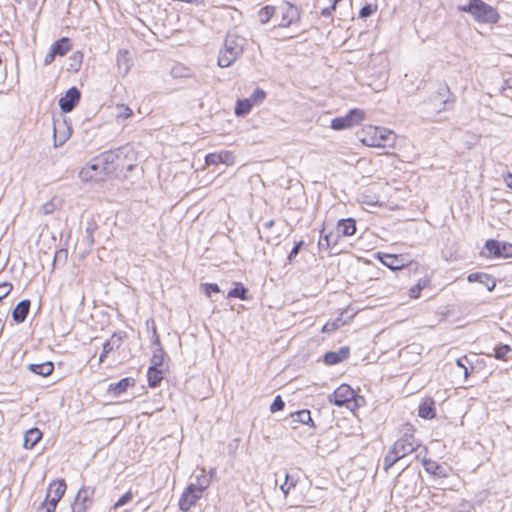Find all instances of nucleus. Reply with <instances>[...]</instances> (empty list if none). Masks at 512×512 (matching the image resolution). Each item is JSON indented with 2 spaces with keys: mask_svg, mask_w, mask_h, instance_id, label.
Masks as SVG:
<instances>
[{
  "mask_svg": "<svg viewBox=\"0 0 512 512\" xmlns=\"http://www.w3.org/2000/svg\"><path fill=\"white\" fill-rule=\"evenodd\" d=\"M246 43V38L235 31H229L224 41V47L218 55V65L221 68L230 67L243 54Z\"/></svg>",
  "mask_w": 512,
  "mask_h": 512,
  "instance_id": "nucleus-1",
  "label": "nucleus"
},
{
  "mask_svg": "<svg viewBox=\"0 0 512 512\" xmlns=\"http://www.w3.org/2000/svg\"><path fill=\"white\" fill-rule=\"evenodd\" d=\"M364 134L362 142L370 147L391 146L395 141V134L384 127L369 126L364 130Z\"/></svg>",
  "mask_w": 512,
  "mask_h": 512,
  "instance_id": "nucleus-2",
  "label": "nucleus"
},
{
  "mask_svg": "<svg viewBox=\"0 0 512 512\" xmlns=\"http://www.w3.org/2000/svg\"><path fill=\"white\" fill-rule=\"evenodd\" d=\"M208 486L209 479L205 475L198 478V484L188 485L179 500V508L188 511L202 497Z\"/></svg>",
  "mask_w": 512,
  "mask_h": 512,
  "instance_id": "nucleus-3",
  "label": "nucleus"
},
{
  "mask_svg": "<svg viewBox=\"0 0 512 512\" xmlns=\"http://www.w3.org/2000/svg\"><path fill=\"white\" fill-rule=\"evenodd\" d=\"M379 260L384 266L392 271H401L405 275H409L412 271H416L418 268L417 262H408L403 255L383 254L382 256H379Z\"/></svg>",
  "mask_w": 512,
  "mask_h": 512,
  "instance_id": "nucleus-4",
  "label": "nucleus"
},
{
  "mask_svg": "<svg viewBox=\"0 0 512 512\" xmlns=\"http://www.w3.org/2000/svg\"><path fill=\"white\" fill-rule=\"evenodd\" d=\"M276 17H280L279 27H289L300 21V9L291 2L281 1L276 4Z\"/></svg>",
  "mask_w": 512,
  "mask_h": 512,
  "instance_id": "nucleus-5",
  "label": "nucleus"
},
{
  "mask_svg": "<svg viewBox=\"0 0 512 512\" xmlns=\"http://www.w3.org/2000/svg\"><path fill=\"white\" fill-rule=\"evenodd\" d=\"M486 253L482 252L488 258L506 259L512 257V243L499 240H487L485 242Z\"/></svg>",
  "mask_w": 512,
  "mask_h": 512,
  "instance_id": "nucleus-6",
  "label": "nucleus"
},
{
  "mask_svg": "<svg viewBox=\"0 0 512 512\" xmlns=\"http://www.w3.org/2000/svg\"><path fill=\"white\" fill-rule=\"evenodd\" d=\"M117 154V164L116 167L119 168L118 171L122 172L123 170L132 171L135 167L136 161V152L133 147L130 145H124L116 148Z\"/></svg>",
  "mask_w": 512,
  "mask_h": 512,
  "instance_id": "nucleus-7",
  "label": "nucleus"
},
{
  "mask_svg": "<svg viewBox=\"0 0 512 512\" xmlns=\"http://www.w3.org/2000/svg\"><path fill=\"white\" fill-rule=\"evenodd\" d=\"M105 176H109V174L104 170V166L97 162V157L92 159V161L79 172V177L85 182L100 181L103 180Z\"/></svg>",
  "mask_w": 512,
  "mask_h": 512,
  "instance_id": "nucleus-8",
  "label": "nucleus"
},
{
  "mask_svg": "<svg viewBox=\"0 0 512 512\" xmlns=\"http://www.w3.org/2000/svg\"><path fill=\"white\" fill-rule=\"evenodd\" d=\"M94 489L83 486L71 505L72 512H86L93 504Z\"/></svg>",
  "mask_w": 512,
  "mask_h": 512,
  "instance_id": "nucleus-9",
  "label": "nucleus"
},
{
  "mask_svg": "<svg viewBox=\"0 0 512 512\" xmlns=\"http://www.w3.org/2000/svg\"><path fill=\"white\" fill-rule=\"evenodd\" d=\"M355 391L348 384H341L337 389L328 397L330 403L342 407L347 406L349 401L353 400Z\"/></svg>",
  "mask_w": 512,
  "mask_h": 512,
  "instance_id": "nucleus-10",
  "label": "nucleus"
},
{
  "mask_svg": "<svg viewBox=\"0 0 512 512\" xmlns=\"http://www.w3.org/2000/svg\"><path fill=\"white\" fill-rule=\"evenodd\" d=\"M81 99L80 90L72 86L70 87L64 96L59 99V107L63 113H69L79 104Z\"/></svg>",
  "mask_w": 512,
  "mask_h": 512,
  "instance_id": "nucleus-11",
  "label": "nucleus"
},
{
  "mask_svg": "<svg viewBox=\"0 0 512 512\" xmlns=\"http://www.w3.org/2000/svg\"><path fill=\"white\" fill-rule=\"evenodd\" d=\"M418 444L412 434H405L404 437L398 439L394 445L392 446V450L400 456V458H404L406 455L412 453L416 450Z\"/></svg>",
  "mask_w": 512,
  "mask_h": 512,
  "instance_id": "nucleus-12",
  "label": "nucleus"
},
{
  "mask_svg": "<svg viewBox=\"0 0 512 512\" xmlns=\"http://www.w3.org/2000/svg\"><path fill=\"white\" fill-rule=\"evenodd\" d=\"M97 162L101 163L104 166V170L109 175L117 174L119 168L116 167L117 164V154L115 150H109L101 153L97 156Z\"/></svg>",
  "mask_w": 512,
  "mask_h": 512,
  "instance_id": "nucleus-13",
  "label": "nucleus"
},
{
  "mask_svg": "<svg viewBox=\"0 0 512 512\" xmlns=\"http://www.w3.org/2000/svg\"><path fill=\"white\" fill-rule=\"evenodd\" d=\"M207 165H217L220 163L226 165H233L235 163V156L230 151H221L219 153H209L205 157Z\"/></svg>",
  "mask_w": 512,
  "mask_h": 512,
  "instance_id": "nucleus-14",
  "label": "nucleus"
},
{
  "mask_svg": "<svg viewBox=\"0 0 512 512\" xmlns=\"http://www.w3.org/2000/svg\"><path fill=\"white\" fill-rule=\"evenodd\" d=\"M449 87L447 85L440 86L438 90L431 95L430 101L435 106V109L439 112L446 109V105L449 102Z\"/></svg>",
  "mask_w": 512,
  "mask_h": 512,
  "instance_id": "nucleus-15",
  "label": "nucleus"
},
{
  "mask_svg": "<svg viewBox=\"0 0 512 512\" xmlns=\"http://www.w3.org/2000/svg\"><path fill=\"white\" fill-rule=\"evenodd\" d=\"M350 355V349L347 346L341 347L338 351H328L323 356L326 365H336L346 360Z\"/></svg>",
  "mask_w": 512,
  "mask_h": 512,
  "instance_id": "nucleus-16",
  "label": "nucleus"
},
{
  "mask_svg": "<svg viewBox=\"0 0 512 512\" xmlns=\"http://www.w3.org/2000/svg\"><path fill=\"white\" fill-rule=\"evenodd\" d=\"M136 384V380L133 377H125L116 383L109 384L107 392L114 397H118L125 393L129 387H133Z\"/></svg>",
  "mask_w": 512,
  "mask_h": 512,
  "instance_id": "nucleus-17",
  "label": "nucleus"
},
{
  "mask_svg": "<svg viewBox=\"0 0 512 512\" xmlns=\"http://www.w3.org/2000/svg\"><path fill=\"white\" fill-rule=\"evenodd\" d=\"M132 65L133 61L130 57V52L126 49H120L117 53L118 73L122 77H125L129 73Z\"/></svg>",
  "mask_w": 512,
  "mask_h": 512,
  "instance_id": "nucleus-18",
  "label": "nucleus"
},
{
  "mask_svg": "<svg viewBox=\"0 0 512 512\" xmlns=\"http://www.w3.org/2000/svg\"><path fill=\"white\" fill-rule=\"evenodd\" d=\"M340 239V234L338 232H328L326 233V229L323 228L320 232V239L318 242V246L320 250H328L333 248L338 244Z\"/></svg>",
  "mask_w": 512,
  "mask_h": 512,
  "instance_id": "nucleus-19",
  "label": "nucleus"
},
{
  "mask_svg": "<svg viewBox=\"0 0 512 512\" xmlns=\"http://www.w3.org/2000/svg\"><path fill=\"white\" fill-rule=\"evenodd\" d=\"M122 339L123 337L121 335V332L113 333L111 338L103 344V349L99 356V362H103L111 351L119 349L121 346Z\"/></svg>",
  "mask_w": 512,
  "mask_h": 512,
  "instance_id": "nucleus-20",
  "label": "nucleus"
},
{
  "mask_svg": "<svg viewBox=\"0 0 512 512\" xmlns=\"http://www.w3.org/2000/svg\"><path fill=\"white\" fill-rule=\"evenodd\" d=\"M31 301L29 299H23L15 306L12 311V319L20 324L23 323L30 311Z\"/></svg>",
  "mask_w": 512,
  "mask_h": 512,
  "instance_id": "nucleus-21",
  "label": "nucleus"
},
{
  "mask_svg": "<svg viewBox=\"0 0 512 512\" xmlns=\"http://www.w3.org/2000/svg\"><path fill=\"white\" fill-rule=\"evenodd\" d=\"M435 401L431 397H426L419 405L418 415L426 420L433 419L436 416Z\"/></svg>",
  "mask_w": 512,
  "mask_h": 512,
  "instance_id": "nucleus-22",
  "label": "nucleus"
},
{
  "mask_svg": "<svg viewBox=\"0 0 512 512\" xmlns=\"http://www.w3.org/2000/svg\"><path fill=\"white\" fill-rule=\"evenodd\" d=\"M65 126L64 123H60L57 120L53 122V136H54V145L61 146L66 142V140L70 136V128H65L62 132H60V127Z\"/></svg>",
  "mask_w": 512,
  "mask_h": 512,
  "instance_id": "nucleus-23",
  "label": "nucleus"
},
{
  "mask_svg": "<svg viewBox=\"0 0 512 512\" xmlns=\"http://www.w3.org/2000/svg\"><path fill=\"white\" fill-rule=\"evenodd\" d=\"M337 232L342 236H352L356 233V221L353 218L338 221Z\"/></svg>",
  "mask_w": 512,
  "mask_h": 512,
  "instance_id": "nucleus-24",
  "label": "nucleus"
},
{
  "mask_svg": "<svg viewBox=\"0 0 512 512\" xmlns=\"http://www.w3.org/2000/svg\"><path fill=\"white\" fill-rule=\"evenodd\" d=\"M28 370L34 374L46 377L52 374L54 371V364L51 361H46L38 364H29Z\"/></svg>",
  "mask_w": 512,
  "mask_h": 512,
  "instance_id": "nucleus-25",
  "label": "nucleus"
},
{
  "mask_svg": "<svg viewBox=\"0 0 512 512\" xmlns=\"http://www.w3.org/2000/svg\"><path fill=\"white\" fill-rule=\"evenodd\" d=\"M42 438V432L38 428L29 429L24 435V447L32 449Z\"/></svg>",
  "mask_w": 512,
  "mask_h": 512,
  "instance_id": "nucleus-26",
  "label": "nucleus"
},
{
  "mask_svg": "<svg viewBox=\"0 0 512 512\" xmlns=\"http://www.w3.org/2000/svg\"><path fill=\"white\" fill-rule=\"evenodd\" d=\"M148 385L151 388H156L163 380V370L158 367H149L147 371Z\"/></svg>",
  "mask_w": 512,
  "mask_h": 512,
  "instance_id": "nucleus-27",
  "label": "nucleus"
},
{
  "mask_svg": "<svg viewBox=\"0 0 512 512\" xmlns=\"http://www.w3.org/2000/svg\"><path fill=\"white\" fill-rule=\"evenodd\" d=\"M422 464H423L426 472L433 474L435 476H439V477L446 476L444 467L442 465H440L439 463H437L436 461L424 458L422 460Z\"/></svg>",
  "mask_w": 512,
  "mask_h": 512,
  "instance_id": "nucleus-28",
  "label": "nucleus"
},
{
  "mask_svg": "<svg viewBox=\"0 0 512 512\" xmlns=\"http://www.w3.org/2000/svg\"><path fill=\"white\" fill-rule=\"evenodd\" d=\"M292 423H301L305 425H309L311 427L314 426V421L311 417V413L309 410L303 409L292 413L290 415Z\"/></svg>",
  "mask_w": 512,
  "mask_h": 512,
  "instance_id": "nucleus-29",
  "label": "nucleus"
},
{
  "mask_svg": "<svg viewBox=\"0 0 512 512\" xmlns=\"http://www.w3.org/2000/svg\"><path fill=\"white\" fill-rule=\"evenodd\" d=\"M66 491V483L62 480L53 481L50 483L47 489V493L50 494V496H53L54 499L56 497L61 500V498L64 496Z\"/></svg>",
  "mask_w": 512,
  "mask_h": 512,
  "instance_id": "nucleus-30",
  "label": "nucleus"
},
{
  "mask_svg": "<svg viewBox=\"0 0 512 512\" xmlns=\"http://www.w3.org/2000/svg\"><path fill=\"white\" fill-rule=\"evenodd\" d=\"M51 49L57 56H64L71 49L70 39L62 37L52 44Z\"/></svg>",
  "mask_w": 512,
  "mask_h": 512,
  "instance_id": "nucleus-31",
  "label": "nucleus"
},
{
  "mask_svg": "<svg viewBox=\"0 0 512 512\" xmlns=\"http://www.w3.org/2000/svg\"><path fill=\"white\" fill-rule=\"evenodd\" d=\"M500 16L495 8L482 2V23H497Z\"/></svg>",
  "mask_w": 512,
  "mask_h": 512,
  "instance_id": "nucleus-32",
  "label": "nucleus"
},
{
  "mask_svg": "<svg viewBox=\"0 0 512 512\" xmlns=\"http://www.w3.org/2000/svg\"><path fill=\"white\" fill-rule=\"evenodd\" d=\"M252 107H253V104L251 103L249 98L239 99L236 102V105L234 108V113L237 116H245L251 111Z\"/></svg>",
  "mask_w": 512,
  "mask_h": 512,
  "instance_id": "nucleus-33",
  "label": "nucleus"
},
{
  "mask_svg": "<svg viewBox=\"0 0 512 512\" xmlns=\"http://www.w3.org/2000/svg\"><path fill=\"white\" fill-rule=\"evenodd\" d=\"M248 289L244 287V285L240 282H236L234 287L229 290L227 297L228 298H238L241 300L247 299Z\"/></svg>",
  "mask_w": 512,
  "mask_h": 512,
  "instance_id": "nucleus-34",
  "label": "nucleus"
},
{
  "mask_svg": "<svg viewBox=\"0 0 512 512\" xmlns=\"http://www.w3.org/2000/svg\"><path fill=\"white\" fill-rule=\"evenodd\" d=\"M459 9L471 13L474 19L480 22V0H469L467 5L460 6Z\"/></svg>",
  "mask_w": 512,
  "mask_h": 512,
  "instance_id": "nucleus-35",
  "label": "nucleus"
},
{
  "mask_svg": "<svg viewBox=\"0 0 512 512\" xmlns=\"http://www.w3.org/2000/svg\"><path fill=\"white\" fill-rule=\"evenodd\" d=\"M259 20L262 24H266L269 20L276 16V5H266L258 12Z\"/></svg>",
  "mask_w": 512,
  "mask_h": 512,
  "instance_id": "nucleus-36",
  "label": "nucleus"
},
{
  "mask_svg": "<svg viewBox=\"0 0 512 512\" xmlns=\"http://www.w3.org/2000/svg\"><path fill=\"white\" fill-rule=\"evenodd\" d=\"M331 128L336 131L351 128V122L349 121L347 115L336 117L331 121Z\"/></svg>",
  "mask_w": 512,
  "mask_h": 512,
  "instance_id": "nucleus-37",
  "label": "nucleus"
},
{
  "mask_svg": "<svg viewBox=\"0 0 512 512\" xmlns=\"http://www.w3.org/2000/svg\"><path fill=\"white\" fill-rule=\"evenodd\" d=\"M511 351L508 345H500L493 348V353L486 352L485 355L488 357H494L499 360H504L507 357V354Z\"/></svg>",
  "mask_w": 512,
  "mask_h": 512,
  "instance_id": "nucleus-38",
  "label": "nucleus"
},
{
  "mask_svg": "<svg viewBox=\"0 0 512 512\" xmlns=\"http://www.w3.org/2000/svg\"><path fill=\"white\" fill-rule=\"evenodd\" d=\"M429 285V279L420 278L416 285L412 286L409 290L410 298L416 299L420 296V292L423 288Z\"/></svg>",
  "mask_w": 512,
  "mask_h": 512,
  "instance_id": "nucleus-39",
  "label": "nucleus"
},
{
  "mask_svg": "<svg viewBox=\"0 0 512 512\" xmlns=\"http://www.w3.org/2000/svg\"><path fill=\"white\" fill-rule=\"evenodd\" d=\"M346 115L349 121L351 122V127L359 124L365 117L364 111L358 108L349 110V112Z\"/></svg>",
  "mask_w": 512,
  "mask_h": 512,
  "instance_id": "nucleus-40",
  "label": "nucleus"
},
{
  "mask_svg": "<svg viewBox=\"0 0 512 512\" xmlns=\"http://www.w3.org/2000/svg\"><path fill=\"white\" fill-rule=\"evenodd\" d=\"M150 361H151L150 367L160 368L163 365L164 351H163L162 347H158L154 350Z\"/></svg>",
  "mask_w": 512,
  "mask_h": 512,
  "instance_id": "nucleus-41",
  "label": "nucleus"
},
{
  "mask_svg": "<svg viewBox=\"0 0 512 512\" xmlns=\"http://www.w3.org/2000/svg\"><path fill=\"white\" fill-rule=\"evenodd\" d=\"M399 460H401L400 456L397 455L392 449H390V451L387 453L383 460L384 469L388 470Z\"/></svg>",
  "mask_w": 512,
  "mask_h": 512,
  "instance_id": "nucleus-42",
  "label": "nucleus"
},
{
  "mask_svg": "<svg viewBox=\"0 0 512 512\" xmlns=\"http://www.w3.org/2000/svg\"><path fill=\"white\" fill-rule=\"evenodd\" d=\"M116 111H117V113H116L117 120L127 119V118L131 117L133 114L132 109L124 104L118 105L116 107Z\"/></svg>",
  "mask_w": 512,
  "mask_h": 512,
  "instance_id": "nucleus-43",
  "label": "nucleus"
},
{
  "mask_svg": "<svg viewBox=\"0 0 512 512\" xmlns=\"http://www.w3.org/2000/svg\"><path fill=\"white\" fill-rule=\"evenodd\" d=\"M82 59L83 54L80 51L74 52L70 57V60L72 61L70 64V69L73 71H78L81 67Z\"/></svg>",
  "mask_w": 512,
  "mask_h": 512,
  "instance_id": "nucleus-44",
  "label": "nucleus"
},
{
  "mask_svg": "<svg viewBox=\"0 0 512 512\" xmlns=\"http://www.w3.org/2000/svg\"><path fill=\"white\" fill-rule=\"evenodd\" d=\"M96 229H97L96 223H93V222L88 223V225L85 229L86 235L84 237V240L88 246H92L94 244L93 233L95 232Z\"/></svg>",
  "mask_w": 512,
  "mask_h": 512,
  "instance_id": "nucleus-45",
  "label": "nucleus"
},
{
  "mask_svg": "<svg viewBox=\"0 0 512 512\" xmlns=\"http://www.w3.org/2000/svg\"><path fill=\"white\" fill-rule=\"evenodd\" d=\"M266 98V92L260 88H256L254 92L249 97V100L253 104H259Z\"/></svg>",
  "mask_w": 512,
  "mask_h": 512,
  "instance_id": "nucleus-46",
  "label": "nucleus"
},
{
  "mask_svg": "<svg viewBox=\"0 0 512 512\" xmlns=\"http://www.w3.org/2000/svg\"><path fill=\"white\" fill-rule=\"evenodd\" d=\"M365 399L363 396H360L355 393V396L353 397V400L349 401L347 404V408L351 411H354L355 409L359 408L360 406L364 405Z\"/></svg>",
  "mask_w": 512,
  "mask_h": 512,
  "instance_id": "nucleus-47",
  "label": "nucleus"
},
{
  "mask_svg": "<svg viewBox=\"0 0 512 512\" xmlns=\"http://www.w3.org/2000/svg\"><path fill=\"white\" fill-rule=\"evenodd\" d=\"M133 498V493L131 491H127L123 494L118 501L114 504L113 509L117 510L119 507L124 506L128 502H130Z\"/></svg>",
  "mask_w": 512,
  "mask_h": 512,
  "instance_id": "nucleus-48",
  "label": "nucleus"
},
{
  "mask_svg": "<svg viewBox=\"0 0 512 512\" xmlns=\"http://www.w3.org/2000/svg\"><path fill=\"white\" fill-rule=\"evenodd\" d=\"M284 407H285V402L283 401V399L280 395H277L274 398V400L270 406V410L272 413H275V412L283 410Z\"/></svg>",
  "mask_w": 512,
  "mask_h": 512,
  "instance_id": "nucleus-49",
  "label": "nucleus"
},
{
  "mask_svg": "<svg viewBox=\"0 0 512 512\" xmlns=\"http://www.w3.org/2000/svg\"><path fill=\"white\" fill-rule=\"evenodd\" d=\"M376 11V6L372 4L364 5L359 11V17L365 19L370 17Z\"/></svg>",
  "mask_w": 512,
  "mask_h": 512,
  "instance_id": "nucleus-50",
  "label": "nucleus"
},
{
  "mask_svg": "<svg viewBox=\"0 0 512 512\" xmlns=\"http://www.w3.org/2000/svg\"><path fill=\"white\" fill-rule=\"evenodd\" d=\"M303 246H304V241H302V240L295 243L294 247L292 248V250L290 251V253L288 255V260L290 262H292L296 258V256L298 255V253L300 252V250Z\"/></svg>",
  "mask_w": 512,
  "mask_h": 512,
  "instance_id": "nucleus-51",
  "label": "nucleus"
},
{
  "mask_svg": "<svg viewBox=\"0 0 512 512\" xmlns=\"http://www.w3.org/2000/svg\"><path fill=\"white\" fill-rule=\"evenodd\" d=\"M203 286H204V292L208 297H210L212 295V293L220 292V288H219L218 284H216V283H206Z\"/></svg>",
  "mask_w": 512,
  "mask_h": 512,
  "instance_id": "nucleus-52",
  "label": "nucleus"
},
{
  "mask_svg": "<svg viewBox=\"0 0 512 512\" xmlns=\"http://www.w3.org/2000/svg\"><path fill=\"white\" fill-rule=\"evenodd\" d=\"M150 322L153 324V334H152V338H153V339H152V343H153L154 345H156V346H157V348H158V347H162V346H161V342H160V337H159V335H158V333H157V329H156L155 321H154L153 319H149V320H147V322H146L147 326H149V323H150Z\"/></svg>",
  "mask_w": 512,
  "mask_h": 512,
  "instance_id": "nucleus-53",
  "label": "nucleus"
},
{
  "mask_svg": "<svg viewBox=\"0 0 512 512\" xmlns=\"http://www.w3.org/2000/svg\"><path fill=\"white\" fill-rule=\"evenodd\" d=\"M289 479H290L289 474L286 473L285 474V481L280 486V489L282 490V492L284 493L285 496L288 494L289 490L292 487H295V485H296L295 481H290V483L288 484Z\"/></svg>",
  "mask_w": 512,
  "mask_h": 512,
  "instance_id": "nucleus-54",
  "label": "nucleus"
},
{
  "mask_svg": "<svg viewBox=\"0 0 512 512\" xmlns=\"http://www.w3.org/2000/svg\"><path fill=\"white\" fill-rule=\"evenodd\" d=\"M482 284L485 285L489 291H492L496 285V281L489 275L482 273Z\"/></svg>",
  "mask_w": 512,
  "mask_h": 512,
  "instance_id": "nucleus-55",
  "label": "nucleus"
},
{
  "mask_svg": "<svg viewBox=\"0 0 512 512\" xmlns=\"http://www.w3.org/2000/svg\"><path fill=\"white\" fill-rule=\"evenodd\" d=\"M13 289V286L11 283L3 282L0 284V300L5 298Z\"/></svg>",
  "mask_w": 512,
  "mask_h": 512,
  "instance_id": "nucleus-56",
  "label": "nucleus"
},
{
  "mask_svg": "<svg viewBox=\"0 0 512 512\" xmlns=\"http://www.w3.org/2000/svg\"><path fill=\"white\" fill-rule=\"evenodd\" d=\"M55 509L56 508L53 506V504H49L44 500L38 507L37 512H54Z\"/></svg>",
  "mask_w": 512,
  "mask_h": 512,
  "instance_id": "nucleus-57",
  "label": "nucleus"
},
{
  "mask_svg": "<svg viewBox=\"0 0 512 512\" xmlns=\"http://www.w3.org/2000/svg\"><path fill=\"white\" fill-rule=\"evenodd\" d=\"M336 10V6L331 2V5L329 7H325L321 10V16L325 18L332 17L333 12Z\"/></svg>",
  "mask_w": 512,
  "mask_h": 512,
  "instance_id": "nucleus-58",
  "label": "nucleus"
},
{
  "mask_svg": "<svg viewBox=\"0 0 512 512\" xmlns=\"http://www.w3.org/2000/svg\"><path fill=\"white\" fill-rule=\"evenodd\" d=\"M338 328V325L335 322H327L322 327L323 333H330L332 331H335Z\"/></svg>",
  "mask_w": 512,
  "mask_h": 512,
  "instance_id": "nucleus-59",
  "label": "nucleus"
},
{
  "mask_svg": "<svg viewBox=\"0 0 512 512\" xmlns=\"http://www.w3.org/2000/svg\"><path fill=\"white\" fill-rule=\"evenodd\" d=\"M56 56L57 55L53 53V50L50 49V51L46 54L44 58V65H50L54 61Z\"/></svg>",
  "mask_w": 512,
  "mask_h": 512,
  "instance_id": "nucleus-60",
  "label": "nucleus"
},
{
  "mask_svg": "<svg viewBox=\"0 0 512 512\" xmlns=\"http://www.w3.org/2000/svg\"><path fill=\"white\" fill-rule=\"evenodd\" d=\"M467 280L469 282H480V272H474L468 275Z\"/></svg>",
  "mask_w": 512,
  "mask_h": 512,
  "instance_id": "nucleus-61",
  "label": "nucleus"
},
{
  "mask_svg": "<svg viewBox=\"0 0 512 512\" xmlns=\"http://www.w3.org/2000/svg\"><path fill=\"white\" fill-rule=\"evenodd\" d=\"M45 501L48 502L49 504H53V506L56 508L58 502L60 501V499H58L56 497V499H54L53 496H50V494H46V498H45Z\"/></svg>",
  "mask_w": 512,
  "mask_h": 512,
  "instance_id": "nucleus-62",
  "label": "nucleus"
},
{
  "mask_svg": "<svg viewBox=\"0 0 512 512\" xmlns=\"http://www.w3.org/2000/svg\"><path fill=\"white\" fill-rule=\"evenodd\" d=\"M42 210L44 214L52 213L54 210V205L52 203H46L42 206Z\"/></svg>",
  "mask_w": 512,
  "mask_h": 512,
  "instance_id": "nucleus-63",
  "label": "nucleus"
},
{
  "mask_svg": "<svg viewBox=\"0 0 512 512\" xmlns=\"http://www.w3.org/2000/svg\"><path fill=\"white\" fill-rule=\"evenodd\" d=\"M505 184L512 190V174L508 173L504 178Z\"/></svg>",
  "mask_w": 512,
  "mask_h": 512,
  "instance_id": "nucleus-64",
  "label": "nucleus"
}]
</instances>
